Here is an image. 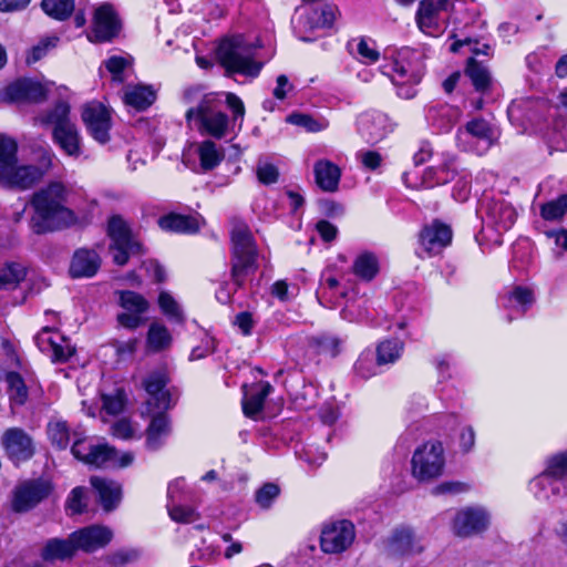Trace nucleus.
Here are the masks:
<instances>
[{
    "label": "nucleus",
    "mask_w": 567,
    "mask_h": 567,
    "mask_svg": "<svg viewBox=\"0 0 567 567\" xmlns=\"http://www.w3.org/2000/svg\"><path fill=\"white\" fill-rule=\"evenodd\" d=\"M224 103L218 94L208 93L200 97L196 106L189 107L185 117L188 125L202 134L223 138L228 132V116L223 111Z\"/></svg>",
    "instance_id": "423d86ee"
},
{
    "label": "nucleus",
    "mask_w": 567,
    "mask_h": 567,
    "mask_svg": "<svg viewBox=\"0 0 567 567\" xmlns=\"http://www.w3.org/2000/svg\"><path fill=\"white\" fill-rule=\"evenodd\" d=\"M365 305L367 300L362 297L353 300H347L346 306L341 310V317L350 322L362 321L368 317V309Z\"/></svg>",
    "instance_id": "4d7b16f0"
},
{
    "label": "nucleus",
    "mask_w": 567,
    "mask_h": 567,
    "mask_svg": "<svg viewBox=\"0 0 567 567\" xmlns=\"http://www.w3.org/2000/svg\"><path fill=\"white\" fill-rule=\"evenodd\" d=\"M451 241V227L439 220L425 225L419 236L420 246L429 256L440 254Z\"/></svg>",
    "instance_id": "5701e85b"
},
{
    "label": "nucleus",
    "mask_w": 567,
    "mask_h": 567,
    "mask_svg": "<svg viewBox=\"0 0 567 567\" xmlns=\"http://www.w3.org/2000/svg\"><path fill=\"white\" fill-rule=\"evenodd\" d=\"M41 7L49 17L63 21L74 11V0H42Z\"/></svg>",
    "instance_id": "3c124183"
},
{
    "label": "nucleus",
    "mask_w": 567,
    "mask_h": 567,
    "mask_svg": "<svg viewBox=\"0 0 567 567\" xmlns=\"http://www.w3.org/2000/svg\"><path fill=\"white\" fill-rule=\"evenodd\" d=\"M538 478V475L529 482V489L534 493L538 499L547 501L551 495H558L560 493V485L557 476L550 475V483H545L542 488L533 487V483Z\"/></svg>",
    "instance_id": "680f3d73"
},
{
    "label": "nucleus",
    "mask_w": 567,
    "mask_h": 567,
    "mask_svg": "<svg viewBox=\"0 0 567 567\" xmlns=\"http://www.w3.org/2000/svg\"><path fill=\"white\" fill-rule=\"evenodd\" d=\"M122 29V22L118 14L110 3L99 6L93 16L92 29L87 34L90 42H111L116 38Z\"/></svg>",
    "instance_id": "4468645a"
},
{
    "label": "nucleus",
    "mask_w": 567,
    "mask_h": 567,
    "mask_svg": "<svg viewBox=\"0 0 567 567\" xmlns=\"http://www.w3.org/2000/svg\"><path fill=\"white\" fill-rule=\"evenodd\" d=\"M105 68L112 74V79L117 82H123L124 70L130 65V61L127 58L113 55L109 58L105 62Z\"/></svg>",
    "instance_id": "774afa93"
},
{
    "label": "nucleus",
    "mask_w": 567,
    "mask_h": 567,
    "mask_svg": "<svg viewBox=\"0 0 567 567\" xmlns=\"http://www.w3.org/2000/svg\"><path fill=\"white\" fill-rule=\"evenodd\" d=\"M423 60L422 52L403 48L381 66L382 73L396 86L400 97L409 100L416 95L415 86L421 82L425 69Z\"/></svg>",
    "instance_id": "39448f33"
},
{
    "label": "nucleus",
    "mask_w": 567,
    "mask_h": 567,
    "mask_svg": "<svg viewBox=\"0 0 567 567\" xmlns=\"http://www.w3.org/2000/svg\"><path fill=\"white\" fill-rule=\"evenodd\" d=\"M377 368L378 362L374 363L371 353L361 354L354 364L355 373L363 379L375 375L378 373Z\"/></svg>",
    "instance_id": "338daca9"
},
{
    "label": "nucleus",
    "mask_w": 567,
    "mask_h": 567,
    "mask_svg": "<svg viewBox=\"0 0 567 567\" xmlns=\"http://www.w3.org/2000/svg\"><path fill=\"white\" fill-rule=\"evenodd\" d=\"M1 444L7 456L19 464L30 460L34 454V446L31 436L20 427H10L4 431Z\"/></svg>",
    "instance_id": "aec40b11"
},
{
    "label": "nucleus",
    "mask_w": 567,
    "mask_h": 567,
    "mask_svg": "<svg viewBox=\"0 0 567 567\" xmlns=\"http://www.w3.org/2000/svg\"><path fill=\"white\" fill-rule=\"evenodd\" d=\"M17 143L4 135H0V184L10 187L25 189L37 183L43 175L44 169L51 166L53 153L44 150L40 167L32 165H17Z\"/></svg>",
    "instance_id": "20e7f679"
},
{
    "label": "nucleus",
    "mask_w": 567,
    "mask_h": 567,
    "mask_svg": "<svg viewBox=\"0 0 567 567\" xmlns=\"http://www.w3.org/2000/svg\"><path fill=\"white\" fill-rule=\"evenodd\" d=\"M455 175L454 158L450 156L442 165L430 166L422 177V186L433 188L451 182Z\"/></svg>",
    "instance_id": "4c0bfd02"
},
{
    "label": "nucleus",
    "mask_w": 567,
    "mask_h": 567,
    "mask_svg": "<svg viewBox=\"0 0 567 567\" xmlns=\"http://www.w3.org/2000/svg\"><path fill=\"white\" fill-rule=\"evenodd\" d=\"M118 305L123 312L117 315V322L126 329H136L144 319L143 315L148 309L147 300L140 293L131 290L117 291Z\"/></svg>",
    "instance_id": "6ab92c4d"
},
{
    "label": "nucleus",
    "mask_w": 567,
    "mask_h": 567,
    "mask_svg": "<svg viewBox=\"0 0 567 567\" xmlns=\"http://www.w3.org/2000/svg\"><path fill=\"white\" fill-rule=\"evenodd\" d=\"M354 538L355 529L350 520L332 522L321 530L320 548L326 554H340L352 545Z\"/></svg>",
    "instance_id": "ddd939ff"
},
{
    "label": "nucleus",
    "mask_w": 567,
    "mask_h": 567,
    "mask_svg": "<svg viewBox=\"0 0 567 567\" xmlns=\"http://www.w3.org/2000/svg\"><path fill=\"white\" fill-rule=\"evenodd\" d=\"M501 302L504 308L522 317L534 305L535 293L529 287L515 286L501 298Z\"/></svg>",
    "instance_id": "473e14b6"
},
{
    "label": "nucleus",
    "mask_w": 567,
    "mask_h": 567,
    "mask_svg": "<svg viewBox=\"0 0 567 567\" xmlns=\"http://www.w3.org/2000/svg\"><path fill=\"white\" fill-rule=\"evenodd\" d=\"M269 382H258L250 386H244L243 411L246 416L256 417L264 408L265 399L271 393Z\"/></svg>",
    "instance_id": "c756f323"
},
{
    "label": "nucleus",
    "mask_w": 567,
    "mask_h": 567,
    "mask_svg": "<svg viewBox=\"0 0 567 567\" xmlns=\"http://www.w3.org/2000/svg\"><path fill=\"white\" fill-rule=\"evenodd\" d=\"M412 475L419 482H430L443 474L444 447L440 441H427L419 446L411 460Z\"/></svg>",
    "instance_id": "1a4fd4ad"
},
{
    "label": "nucleus",
    "mask_w": 567,
    "mask_h": 567,
    "mask_svg": "<svg viewBox=\"0 0 567 567\" xmlns=\"http://www.w3.org/2000/svg\"><path fill=\"white\" fill-rule=\"evenodd\" d=\"M86 508L85 488L78 486L74 487L66 501V511L72 515L81 514Z\"/></svg>",
    "instance_id": "69168bd1"
},
{
    "label": "nucleus",
    "mask_w": 567,
    "mask_h": 567,
    "mask_svg": "<svg viewBox=\"0 0 567 567\" xmlns=\"http://www.w3.org/2000/svg\"><path fill=\"white\" fill-rule=\"evenodd\" d=\"M78 550L72 534L66 539L51 538L44 545L41 556L44 560H64L71 558Z\"/></svg>",
    "instance_id": "58836bf2"
},
{
    "label": "nucleus",
    "mask_w": 567,
    "mask_h": 567,
    "mask_svg": "<svg viewBox=\"0 0 567 567\" xmlns=\"http://www.w3.org/2000/svg\"><path fill=\"white\" fill-rule=\"evenodd\" d=\"M168 377L164 370L150 373L144 382V389L148 394V411L168 410L175 404V400L169 389H167Z\"/></svg>",
    "instance_id": "a211bd4d"
},
{
    "label": "nucleus",
    "mask_w": 567,
    "mask_h": 567,
    "mask_svg": "<svg viewBox=\"0 0 567 567\" xmlns=\"http://www.w3.org/2000/svg\"><path fill=\"white\" fill-rule=\"evenodd\" d=\"M82 120L90 135L100 144L110 141L112 118L110 110L100 102H91L84 105Z\"/></svg>",
    "instance_id": "f3484780"
},
{
    "label": "nucleus",
    "mask_w": 567,
    "mask_h": 567,
    "mask_svg": "<svg viewBox=\"0 0 567 567\" xmlns=\"http://www.w3.org/2000/svg\"><path fill=\"white\" fill-rule=\"evenodd\" d=\"M134 460V455L131 452H124L121 455L118 452L107 445V444H97L93 445L89 461L86 464L93 465L96 467L100 466H118L125 467L132 464Z\"/></svg>",
    "instance_id": "bb28decb"
},
{
    "label": "nucleus",
    "mask_w": 567,
    "mask_h": 567,
    "mask_svg": "<svg viewBox=\"0 0 567 567\" xmlns=\"http://www.w3.org/2000/svg\"><path fill=\"white\" fill-rule=\"evenodd\" d=\"M113 538V532L103 525H91L72 533L78 550L93 553L105 547Z\"/></svg>",
    "instance_id": "b1692460"
},
{
    "label": "nucleus",
    "mask_w": 567,
    "mask_h": 567,
    "mask_svg": "<svg viewBox=\"0 0 567 567\" xmlns=\"http://www.w3.org/2000/svg\"><path fill=\"white\" fill-rule=\"evenodd\" d=\"M466 74L471 79L476 91L486 93L492 85V76L485 65L475 59H470L466 66Z\"/></svg>",
    "instance_id": "a18cd8bd"
},
{
    "label": "nucleus",
    "mask_w": 567,
    "mask_h": 567,
    "mask_svg": "<svg viewBox=\"0 0 567 567\" xmlns=\"http://www.w3.org/2000/svg\"><path fill=\"white\" fill-rule=\"evenodd\" d=\"M350 53L362 63L370 64L379 60V51L371 39L358 38L349 41Z\"/></svg>",
    "instance_id": "37998d69"
},
{
    "label": "nucleus",
    "mask_w": 567,
    "mask_h": 567,
    "mask_svg": "<svg viewBox=\"0 0 567 567\" xmlns=\"http://www.w3.org/2000/svg\"><path fill=\"white\" fill-rule=\"evenodd\" d=\"M9 398L13 404L22 405L28 399V389L18 373H9Z\"/></svg>",
    "instance_id": "13d9d810"
},
{
    "label": "nucleus",
    "mask_w": 567,
    "mask_h": 567,
    "mask_svg": "<svg viewBox=\"0 0 567 567\" xmlns=\"http://www.w3.org/2000/svg\"><path fill=\"white\" fill-rule=\"evenodd\" d=\"M52 485L47 480H29L19 484L13 492L12 509L17 513L28 512L47 498Z\"/></svg>",
    "instance_id": "2eb2a0df"
},
{
    "label": "nucleus",
    "mask_w": 567,
    "mask_h": 567,
    "mask_svg": "<svg viewBox=\"0 0 567 567\" xmlns=\"http://www.w3.org/2000/svg\"><path fill=\"white\" fill-rule=\"evenodd\" d=\"M91 485L96 491L104 511H113L122 498V488L117 482L104 477L92 476Z\"/></svg>",
    "instance_id": "2f4dec72"
},
{
    "label": "nucleus",
    "mask_w": 567,
    "mask_h": 567,
    "mask_svg": "<svg viewBox=\"0 0 567 567\" xmlns=\"http://www.w3.org/2000/svg\"><path fill=\"white\" fill-rule=\"evenodd\" d=\"M280 493L279 486L274 483L264 484L255 495L256 503L264 509L271 506Z\"/></svg>",
    "instance_id": "e2e57ef3"
},
{
    "label": "nucleus",
    "mask_w": 567,
    "mask_h": 567,
    "mask_svg": "<svg viewBox=\"0 0 567 567\" xmlns=\"http://www.w3.org/2000/svg\"><path fill=\"white\" fill-rule=\"evenodd\" d=\"M312 342L317 347L319 353L333 358L341 352L344 341L338 336L323 333L312 338Z\"/></svg>",
    "instance_id": "5fc2aeb1"
},
{
    "label": "nucleus",
    "mask_w": 567,
    "mask_h": 567,
    "mask_svg": "<svg viewBox=\"0 0 567 567\" xmlns=\"http://www.w3.org/2000/svg\"><path fill=\"white\" fill-rule=\"evenodd\" d=\"M68 192L63 184L54 182L35 192L30 205L33 214L30 228L37 234L62 229L74 220V214L65 205Z\"/></svg>",
    "instance_id": "f257e3e1"
},
{
    "label": "nucleus",
    "mask_w": 567,
    "mask_h": 567,
    "mask_svg": "<svg viewBox=\"0 0 567 567\" xmlns=\"http://www.w3.org/2000/svg\"><path fill=\"white\" fill-rule=\"evenodd\" d=\"M102 401L105 412L111 415H116L121 413L125 406V391L121 388H117L110 394H103Z\"/></svg>",
    "instance_id": "bf43d9fd"
},
{
    "label": "nucleus",
    "mask_w": 567,
    "mask_h": 567,
    "mask_svg": "<svg viewBox=\"0 0 567 567\" xmlns=\"http://www.w3.org/2000/svg\"><path fill=\"white\" fill-rule=\"evenodd\" d=\"M260 43L252 37L235 34L224 38L217 49L216 58L228 76L240 75L255 79L264 63L258 59Z\"/></svg>",
    "instance_id": "f03ea898"
},
{
    "label": "nucleus",
    "mask_w": 567,
    "mask_h": 567,
    "mask_svg": "<svg viewBox=\"0 0 567 567\" xmlns=\"http://www.w3.org/2000/svg\"><path fill=\"white\" fill-rule=\"evenodd\" d=\"M196 154L203 172H209L217 167L225 157L224 151L210 140L203 141L196 145Z\"/></svg>",
    "instance_id": "a19ab883"
},
{
    "label": "nucleus",
    "mask_w": 567,
    "mask_h": 567,
    "mask_svg": "<svg viewBox=\"0 0 567 567\" xmlns=\"http://www.w3.org/2000/svg\"><path fill=\"white\" fill-rule=\"evenodd\" d=\"M158 305L162 312L176 323H183L185 318L178 302L166 291L159 293Z\"/></svg>",
    "instance_id": "6e6d98bb"
},
{
    "label": "nucleus",
    "mask_w": 567,
    "mask_h": 567,
    "mask_svg": "<svg viewBox=\"0 0 567 567\" xmlns=\"http://www.w3.org/2000/svg\"><path fill=\"white\" fill-rule=\"evenodd\" d=\"M357 131L365 143L377 144L392 132V124L384 113L365 112L357 120Z\"/></svg>",
    "instance_id": "412c9836"
},
{
    "label": "nucleus",
    "mask_w": 567,
    "mask_h": 567,
    "mask_svg": "<svg viewBox=\"0 0 567 567\" xmlns=\"http://www.w3.org/2000/svg\"><path fill=\"white\" fill-rule=\"evenodd\" d=\"M313 175L317 186L327 193H334L339 188L341 168L333 162L321 158L313 165Z\"/></svg>",
    "instance_id": "c85d7f7f"
},
{
    "label": "nucleus",
    "mask_w": 567,
    "mask_h": 567,
    "mask_svg": "<svg viewBox=\"0 0 567 567\" xmlns=\"http://www.w3.org/2000/svg\"><path fill=\"white\" fill-rule=\"evenodd\" d=\"M48 435L51 443L59 450H64L70 443V429L62 420H52L48 424Z\"/></svg>",
    "instance_id": "864d4df0"
},
{
    "label": "nucleus",
    "mask_w": 567,
    "mask_h": 567,
    "mask_svg": "<svg viewBox=\"0 0 567 567\" xmlns=\"http://www.w3.org/2000/svg\"><path fill=\"white\" fill-rule=\"evenodd\" d=\"M107 234L112 240L110 251L116 265L123 266L127 262L130 256L142 252L141 243L121 216L110 218Z\"/></svg>",
    "instance_id": "9d476101"
},
{
    "label": "nucleus",
    "mask_w": 567,
    "mask_h": 567,
    "mask_svg": "<svg viewBox=\"0 0 567 567\" xmlns=\"http://www.w3.org/2000/svg\"><path fill=\"white\" fill-rule=\"evenodd\" d=\"M230 277L233 288L221 287L216 292V298L221 303H228L231 295L257 269V248L251 231L245 224H236L231 230V259Z\"/></svg>",
    "instance_id": "7ed1b4c3"
},
{
    "label": "nucleus",
    "mask_w": 567,
    "mask_h": 567,
    "mask_svg": "<svg viewBox=\"0 0 567 567\" xmlns=\"http://www.w3.org/2000/svg\"><path fill=\"white\" fill-rule=\"evenodd\" d=\"M70 106L66 102H58L54 107L42 114L39 121L42 124H52L54 127L69 126L72 123L69 120Z\"/></svg>",
    "instance_id": "603ef678"
},
{
    "label": "nucleus",
    "mask_w": 567,
    "mask_h": 567,
    "mask_svg": "<svg viewBox=\"0 0 567 567\" xmlns=\"http://www.w3.org/2000/svg\"><path fill=\"white\" fill-rule=\"evenodd\" d=\"M27 271L19 262H8L0 270V290L16 288L24 278Z\"/></svg>",
    "instance_id": "09e8293b"
},
{
    "label": "nucleus",
    "mask_w": 567,
    "mask_h": 567,
    "mask_svg": "<svg viewBox=\"0 0 567 567\" xmlns=\"http://www.w3.org/2000/svg\"><path fill=\"white\" fill-rule=\"evenodd\" d=\"M200 216L199 215H182L171 213L159 218L158 224L162 229L181 233V234H194L200 228Z\"/></svg>",
    "instance_id": "f704fd0d"
},
{
    "label": "nucleus",
    "mask_w": 567,
    "mask_h": 567,
    "mask_svg": "<svg viewBox=\"0 0 567 567\" xmlns=\"http://www.w3.org/2000/svg\"><path fill=\"white\" fill-rule=\"evenodd\" d=\"M385 549L393 557H413L421 555L425 545L423 538L411 527L395 528L385 542Z\"/></svg>",
    "instance_id": "dca6fc26"
},
{
    "label": "nucleus",
    "mask_w": 567,
    "mask_h": 567,
    "mask_svg": "<svg viewBox=\"0 0 567 567\" xmlns=\"http://www.w3.org/2000/svg\"><path fill=\"white\" fill-rule=\"evenodd\" d=\"M286 121L292 125L302 127L308 133H318L329 127V121L324 117H315L305 113H291Z\"/></svg>",
    "instance_id": "de8ad7c7"
},
{
    "label": "nucleus",
    "mask_w": 567,
    "mask_h": 567,
    "mask_svg": "<svg viewBox=\"0 0 567 567\" xmlns=\"http://www.w3.org/2000/svg\"><path fill=\"white\" fill-rule=\"evenodd\" d=\"M171 434V421L168 416L161 411L155 414L146 430V447L151 451H157L164 445L165 440Z\"/></svg>",
    "instance_id": "72a5a7b5"
},
{
    "label": "nucleus",
    "mask_w": 567,
    "mask_h": 567,
    "mask_svg": "<svg viewBox=\"0 0 567 567\" xmlns=\"http://www.w3.org/2000/svg\"><path fill=\"white\" fill-rule=\"evenodd\" d=\"M404 343L398 338L383 340L377 348L378 365L394 363L402 354Z\"/></svg>",
    "instance_id": "49530a36"
},
{
    "label": "nucleus",
    "mask_w": 567,
    "mask_h": 567,
    "mask_svg": "<svg viewBox=\"0 0 567 567\" xmlns=\"http://www.w3.org/2000/svg\"><path fill=\"white\" fill-rule=\"evenodd\" d=\"M461 116V111L446 103H435L427 107L426 120L439 133L449 132Z\"/></svg>",
    "instance_id": "cd10ccee"
},
{
    "label": "nucleus",
    "mask_w": 567,
    "mask_h": 567,
    "mask_svg": "<svg viewBox=\"0 0 567 567\" xmlns=\"http://www.w3.org/2000/svg\"><path fill=\"white\" fill-rule=\"evenodd\" d=\"M258 181L264 185H271L277 183L279 178V171L277 166L267 162L259 161L256 168Z\"/></svg>",
    "instance_id": "0e129e2a"
},
{
    "label": "nucleus",
    "mask_w": 567,
    "mask_h": 567,
    "mask_svg": "<svg viewBox=\"0 0 567 567\" xmlns=\"http://www.w3.org/2000/svg\"><path fill=\"white\" fill-rule=\"evenodd\" d=\"M499 132L488 121L477 117L460 127L456 134L458 147L464 152L484 155L498 140Z\"/></svg>",
    "instance_id": "6e6552de"
},
{
    "label": "nucleus",
    "mask_w": 567,
    "mask_h": 567,
    "mask_svg": "<svg viewBox=\"0 0 567 567\" xmlns=\"http://www.w3.org/2000/svg\"><path fill=\"white\" fill-rule=\"evenodd\" d=\"M101 266V258L94 250L79 249L74 252L70 275L73 278L93 277Z\"/></svg>",
    "instance_id": "7c9ffc66"
},
{
    "label": "nucleus",
    "mask_w": 567,
    "mask_h": 567,
    "mask_svg": "<svg viewBox=\"0 0 567 567\" xmlns=\"http://www.w3.org/2000/svg\"><path fill=\"white\" fill-rule=\"evenodd\" d=\"M489 526V514L481 506H466L458 509L452 520V532L461 538H470L484 533Z\"/></svg>",
    "instance_id": "9b49d317"
},
{
    "label": "nucleus",
    "mask_w": 567,
    "mask_h": 567,
    "mask_svg": "<svg viewBox=\"0 0 567 567\" xmlns=\"http://www.w3.org/2000/svg\"><path fill=\"white\" fill-rule=\"evenodd\" d=\"M567 212V195H563L556 200L548 202L542 206L540 214L546 220H557Z\"/></svg>",
    "instance_id": "052dcab7"
},
{
    "label": "nucleus",
    "mask_w": 567,
    "mask_h": 567,
    "mask_svg": "<svg viewBox=\"0 0 567 567\" xmlns=\"http://www.w3.org/2000/svg\"><path fill=\"white\" fill-rule=\"evenodd\" d=\"M43 85L31 79H19L9 84L2 93V100L8 102H39L45 99Z\"/></svg>",
    "instance_id": "a878e982"
},
{
    "label": "nucleus",
    "mask_w": 567,
    "mask_h": 567,
    "mask_svg": "<svg viewBox=\"0 0 567 567\" xmlns=\"http://www.w3.org/2000/svg\"><path fill=\"white\" fill-rule=\"evenodd\" d=\"M453 8L451 0H422L415 20L419 29L432 37L443 32L444 14Z\"/></svg>",
    "instance_id": "f8f14e48"
},
{
    "label": "nucleus",
    "mask_w": 567,
    "mask_h": 567,
    "mask_svg": "<svg viewBox=\"0 0 567 567\" xmlns=\"http://www.w3.org/2000/svg\"><path fill=\"white\" fill-rule=\"evenodd\" d=\"M35 342L40 351L48 353L54 362H65L74 353L69 342L59 332L49 328L37 334Z\"/></svg>",
    "instance_id": "393cba45"
},
{
    "label": "nucleus",
    "mask_w": 567,
    "mask_h": 567,
    "mask_svg": "<svg viewBox=\"0 0 567 567\" xmlns=\"http://www.w3.org/2000/svg\"><path fill=\"white\" fill-rule=\"evenodd\" d=\"M184 487V480L177 478L172 482L167 487V496L169 498V503L167 504L168 514L171 518L178 523H189L195 517V511L188 506L175 505L173 504L176 494Z\"/></svg>",
    "instance_id": "ea45409f"
},
{
    "label": "nucleus",
    "mask_w": 567,
    "mask_h": 567,
    "mask_svg": "<svg viewBox=\"0 0 567 567\" xmlns=\"http://www.w3.org/2000/svg\"><path fill=\"white\" fill-rule=\"evenodd\" d=\"M53 140L66 155L80 156L81 138L74 124L54 127Z\"/></svg>",
    "instance_id": "e433bc0d"
},
{
    "label": "nucleus",
    "mask_w": 567,
    "mask_h": 567,
    "mask_svg": "<svg viewBox=\"0 0 567 567\" xmlns=\"http://www.w3.org/2000/svg\"><path fill=\"white\" fill-rule=\"evenodd\" d=\"M550 475L560 480L567 477V453L556 454L546 462L545 470L538 475L533 483V487L542 488L545 483H550Z\"/></svg>",
    "instance_id": "79ce46f5"
},
{
    "label": "nucleus",
    "mask_w": 567,
    "mask_h": 567,
    "mask_svg": "<svg viewBox=\"0 0 567 567\" xmlns=\"http://www.w3.org/2000/svg\"><path fill=\"white\" fill-rule=\"evenodd\" d=\"M480 213L484 214L485 224L497 233L508 230L516 220L514 207L503 199H484Z\"/></svg>",
    "instance_id": "4be33fe9"
},
{
    "label": "nucleus",
    "mask_w": 567,
    "mask_h": 567,
    "mask_svg": "<svg viewBox=\"0 0 567 567\" xmlns=\"http://www.w3.org/2000/svg\"><path fill=\"white\" fill-rule=\"evenodd\" d=\"M172 343V336L167 328L161 323L153 322L147 332V347L155 352L168 348Z\"/></svg>",
    "instance_id": "8fccbe9b"
},
{
    "label": "nucleus",
    "mask_w": 567,
    "mask_h": 567,
    "mask_svg": "<svg viewBox=\"0 0 567 567\" xmlns=\"http://www.w3.org/2000/svg\"><path fill=\"white\" fill-rule=\"evenodd\" d=\"M155 100L156 91L152 85H127L124 90V103L140 112L147 110Z\"/></svg>",
    "instance_id": "c9c22d12"
},
{
    "label": "nucleus",
    "mask_w": 567,
    "mask_h": 567,
    "mask_svg": "<svg viewBox=\"0 0 567 567\" xmlns=\"http://www.w3.org/2000/svg\"><path fill=\"white\" fill-rule=\"evenodd\" d=\"M340 11L336 4L324 1L305 2L297 8L291 23L296 37L302 41H311V35L331 28Z\"/></svg>",
    "instance_id": "0eeeda50"
},
{
    "label": "nucleus",
    "mask_w": 567,
    "mask_h": 567,
    "mask_svg": "<svg viewBox=\"0 0 567 567\" xmlns=\"http://www.w3.org/2000/svg\"><path fill=\"white\" fill-rule=\"evenodd\" d=\"M352 270L360 279L370 281L379 272V260L374 254L364 251L354 259Z\"/></svg>",
    "instance_id": "c03bdc74"
}]
</instances>
